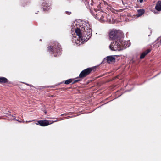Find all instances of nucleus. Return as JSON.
<instances>
[{"instance_id":"17","label":"nucleus","mask_w":161,"mask_h":161,"mask_svg":"<svg viewBox=\"0 0 161 161\" xmlns=\"http://www.w3.org/2000/svg\"><path fill=\"white\" fill-rule=\"evenodd\" d=\"M49 7H47L46 8H43V9L44 10V11H48L49 9L50 8H48Z\"/></svg>"},{"instance_id":"9","label":"nucleus","mask_w":161,"mask_h":161,"mask_svg":"<svg viewBox=\"0 0 161 161\" xmlns=\"http://www.w3.org/2000/svg\"><path fill=\"white\" fill-rule=\"evenodd\" d=\"M155 9L158 11H161V1H158L157 2L155 7Z\"/></svg>"},{"instance_id":"22","label":"nucleus","mask_w":161,"mask_h":161,"mask_svg":"<svg viewBox=\"0 0 161 161\" xmlns=\"http://www.w3.org/2000/svg\"><path fill=\"white\" fill-rule=\"evenodd\" d=\"M143 0H139V1L140 3H142L143 2Z\"/></svg>"},{"instance_id":"12","label":"nucleus","mask_w":161,"mask_h":161,"mask_svg":"<svg viewBox=\"0 0 161 161\" xmlns=\"http://www.w3.org/2000/svg\"><path fill=\"white\" fill-rule=\"evenodd\" d=\"M8 82V79L4 77H0V83H6Z\"/></svg>"},{"instance_id":"11","label":"nucleus","mask_w":161,"mask_h":161,"mask_svg":"<svg viewBox=\"0 0 161 161\" xmlns=\"http://www.w3.org/2000/svg\"><path fill=\"white\" fill-rule=\"evenodd\" d=\"M145 12V11L144 9H141L137 10V16L138 17L140 16L143 15Z\"/></svg>"},{"instance_id":"6","label":"nucleus","mask_w":161,"mask_h":161,"mask_svg":"<svg viewBox=\"0 0 161 161\" xmlns=\"http://www.w3.org/2000/svg\"><path fill=\"white\" fill-rule=\"evenodd\" d=\"M52 124L51 121H48L46 120H40L38 121L36 123L37 125H39L42 126H45Z\"/></svg>"},{"instance_id":"2","label":"nucleus","mask_w":161,"mask_h":161,"mask_svg":"<svg viewBox=\"0 0 161 161\" xmlns=\"http://www.w3.org/2000/svg\"><path fill=\"white\" fill-rule=\"evenodd\" d=\"M129 42H123L121 39H118L117 41L112 42L109 46L110 49L113 51H120L125 49L130 46V45H126Z\"/></svg>"},{"instance_id":"8","label":"nucleus","mask_w":161,"mask_h":161,"mask_svg":"<svg viewBox=\"0 0 161 161\" xmlns=\"http://www.w3.org/2000/svg\"><path fill=\"white\" fill-rule=\"evenodd\" d=\"M105 14L103 12H99L96 14L95 18L97 19L100 20L102 21H104V20L103 19Z\"/></svg>"},{"instance_id":"5","label":"nucleus","mask_w":161,"mask_h":161,"mask_svg":"<svg viewBox=\"0 0 161 161\" xmlns=\"http://www.w3.org/2000/svg\"><path fill=\"white\" fill-rule=\"evenodd\" d=\"M92 71V69L88 68L82 71L79 75L80 78H84L89 75Z\"/></svg>"},{"instance_id":"14","label":"nucleus","mask_w":161,"mask_h":161,"mask_svg":"<svg viewBox=\"0 0 161 161\" xmlns=\"http://www.w3.org/2000/svg\"><path fill=\"white\" fill-rule=\"evenodd\" d=\"M72 80L71 79H69L66 80L65 82V84H69L70 83L72 82Z\"/></svg>"},{"instance_id":"23","label":"nucleus","mask_w":161,"mask_h":161,"mask_svg":"<svg viewBox=\"0 0 161 161\" xmlns=\"http://www.w3.org/2000/svg\"><path fill=\"white\" fill-rule=\"evenodd\" d=\"M32 121H26V122H31Z\"/></svg>"},{"instance_id":"25","label":"nucleus","mask_w":161,"mask_h":161,"mask_svg":"<svg viewBox=\"0 0 161 161\" xmlns=\"http://www.w3.org/2000/svg\"><path fill=\"white\" fill-rule=\"evenodd\" d=\"M43 5H43V3H42V6H43Z\"/></svg>"},{"instance_id":"19","label":"nucleus","mask_w":161,"mask_h":161,"mask_svg":"<svg viewBox=\"0 0 161 161\" xmlns=\"http://www.w3.org/2000/svg\"><path fill=\"white\" fill-rule=\"evenodd\" d=\"M67 114H61V116H64V115H67Z\"/></svg>"},{"instance_id":"7","label":"nucleus","mask_w":161,"mask_h":161,"mask_svg":"<svg viewBox=\"0 0 161 161\" xmlns=\"http://www.w3.org/2000/svg\"><path fill=\"white\" fill-rule=\"evenodd\" d=\"M115 58L112 56H108L106 58H104L103 61L102 62H104L106 61L109 64L114 63L115 62Z\"/></svg>"},{"instance_id":"3","label":"nucleus","mask_w":161,"mask_h":161,"mask_svg":"<svg viewBox=\"0 0 161 161\" xmlns=\"http://www.w3.org/2000/svg\"><path fill=\"white\" fill-rule=\"evenodd\" d=\"M48 50L49 52L53 53L54 57H57L61 53L60 45L58 43H56L54 46H49L48 47Z\"/></svg>"},{"instance_id":"21","label":"nucleus","mask_w":161,"mask_h":161,"mask_svg":"<svg viewBox=\"0 0 161 161\" xmlns=\"http://www.w3.org/2000/svg\"><path fill=\"white\" fill-rule=\"evenodd\" d=\"M154 12V13H155V14H158V12H155V11Z\"/></svg>"},{"instance_id":"18","label":"nucleus","mask_w":161,"mask_h":161,"mask_svg":"<svg viewBox=\"0 0 161 161\" xmlns=\"http://www.w3.org/2000/svg\"><path fill=\"white\" fill-rule=\"evenodd\" d=\"M66 13L68 15H69L71 14V12L69 11H66Z\"/></svg>"},{"instance_id":"24","label":"nucleus","mask_w":161,"mask_h":161,"mask_svg":"<svg viewBox=\"0 0 161 161\" xmlns=\"http://www.w3.org/2000/svg\"><path fill=\"white\" fill-rule=\"evenodd\" d=\"M26 84V85H29L28 84Z\"/></svg>"},{"instance_id":"1","label":"nucleus","mask_w":161,"mask_h":161,"mask_svg":"<svg viewBox=\"0 0 161 161\" xmlns=\"http://www.w3.org/2000/svg\"><path fill=\"white\" fill-rule=\"evenodd\" d=\"M71 31L74 32L78 36V39L73 36L72 41L77 45L86 42L92 36L91 26L87 22L80 20H75L71 25Z\"/></svg>"},{"instance_id":"4","label":"nucleus","mask_w":161,"mask_h":161,"mask_svg":"<svg viewBox=\"0 0 161 161\" xmlns=\"http://www.w3.org/2000/svg\"><path fill=\"white\" fill-rule=\"evenodd\" d=\"M120 35L119 32L117 30H111L109 33V37L111 40L118 38Z\"/></svg>"},{"instance_id":"20","label":"nucleus","mask_w":161,"mask_h":161,"mask_svg":"<svg viewBox=\"0 0 161 161\" xmlns=\"http://www.w3.org/2000/svg\"><path fill=\"white\" fill-rule=\"evenodd\" d=\"M57 121V120H55V121H51V122L52 123H53V122H56Z\"/></svg>"},{"instance_id":"16","label":"nucleus","mask_w":161,"mask_h":161,"mask_svg":"<svg viewBox=\"0 0 161 161\" xmlns=\"http://www.w3.org/2000/svg\"><path fill=\"white\" fill-rule=\"evenodd\" d=\"M72 117H73V116H68L67 117H65L64 119H60L59 120H63L64 119H69V118H72Z\"/></svg>"},{"instance_id":"15","label":"nucleus","mask_w":161,"mask_h":161,"mask_svg":"<svg viewBox=\"0 0 161 161\" xmlns=\"http://www.w3.org/2000/svg\"><path fill=\"white\" fill-rule=\"evenodd\" d=\"M78 78H77L73 82V83H75L77 82L80 81L81 80L80 79H78Z\"/></svg>"},{"instance_id":"10","label":"nucleus","mask_w":161,"mask_h":161,"mask_svg":"<svg viewBox=\"0 0 161 161\" xmlns=\"http://www.w3.org/2000/svg\"><path fill=\"white\" fill-rule=\"evenodd\" d=\"M151 51L150 49H148L146 51L143 52L141 54L140 58L141 59L143 58L145 56L147 55Z\"/></svg>"},{"instance_id":"13","label":"nucleus","mask_w":161,"mask_h":161,"mask_svg":"<svg viewBox=\"0 0 161 161\" xmlns=\"http://www.w3.org/2000/svg\"><path fill=\"white\" fill-rule=\"evenodd\" d=\"M10 119L11 120H16L20 122H21L22 121H20L19 120L16 119V117L15 116H13L12 115H10Z\"/></svg>"}]
</instances>
